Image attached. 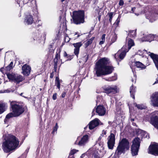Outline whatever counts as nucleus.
Returning <instances> with one entry per match:
<instances>
[{
	"label": "nucleus",
	"mask_w": 158,
	"mask_h": 158,
	"mask_svg": "<svg viewBox=\"0 0 158 158\" xmlns=\"http://www.w3.org/2000/svg\"><path fill=\"white\" fill-rule=\"evenodd\" d=\"M84 12L82 10L75 11L73 13L72 18L73 23L78 24L84 22Z\"/></svg>",
	"instance_id": "5"
},
{
	"label": "nucleus",
	"mask_w": 158,
	"mask_h": 158,
	"mask_svg": "<svg viewBox=\"0 0 158 158\" xmlns=\"http://www.w3.org/2000/svg\"><path fill=\"white\" fill-rule=\"evenodd\" d=\"M6 92H7V93H9V92H10V91H9L8 90H6Z\"/></svg>",
	"instance_id": "58"
},
{
	"label": "nucleus",
	"mask_w": 158,
	"mask_h": 158,
	"mask_svg": "<svg viewBox=\"0 0 158 158\" xmlns=\"http://www.w3.org/2000/svg\"><path fill=\"white\" fill-rule=\"evenodd\" d=\"M151 104L155 106H158V92L153 94L151 97Z\"/></svg>",
	"instance_id": "14"
},
{
	"label": "nucleus",
	"mask_w": 158,
	"mask_h": 158,
	"mask_svg": "<svg viewBox=\"0 0 158 158\" xmlns=\"http://www.w3.org/2000/svg\"><path fill=\"white\" fill-rule=\"evenodd\" d=\"M104 42H105V41L102 40L99 42V44L100 45H102V44H103Z\"/></svg>",
	"instance_id": "52"
},
{
	"label": "nucleus",
	"mask_w": 158,
	"mask_h": 158,
	"mask_svg": "<svg viewBox=\"0 0 158 158\" xmlns=\"http://www.w3.org/2000/svg\"><path fill=\"white\" fill-rule=\"evenodd\" d=\"M58 128V124L57 123H56V124L55 126L54 127L53 129V131H52V133L54 134L55 132H56L57 129Z\"/></svg>",
	"instance_id": "35"
},
{
	"label": "nucleus",
	"mask_w": 158,
	"mask_h": 158,
	"mask_svg": "<svg viewBox=\"0 0 158 158\" xmlns=\"http://www.w3.org/2000/svg\"><path fill=\"white\" fill-rule=\"evenodd\" d=\"M113 12H111L108 14L109 17V21L111 23L112 19L113 17Z\"/></svg>",
	"instance_id": "33"
},
{
	"label": "nucleus",
	"mask_w": 158,
	"mask_h": 158,
	"mask_svg": "<svg viewBox=\"0 0 158 158\" xmlns=\"http://www.w3.org/2000/svg\"><path fill=\"white\" fill-rule=\"evenodd\" d=\"M92 43L91 41H90L89 40L86 42L85 44V48L87 47L90 44Z\"/></svg>",
	"instance_id": "36"
},
{
	"label": "nucleus",
	"mask_w": 158,
	"mask_h": 158,
	"mask_svg": "<svg viewBox=\"0 0 158 158\" xmlns=\"http://www.w3.org/2000/svg\"><path fill=\"white\" fill-rule=\"evenodd\" d=\"M136 35V31L132 30L129 31L128 35L131 37H134Z\"/></svg>",
	"instance_id": "29"
},
{
	"label": "nucleus",
	"mask_w": 158,
	"mask_h": 158,
	"mask_svg": "<svg viewBox=\"0 0 158 158\" xmlns=\"http://www.w3.org/2000/svg\"><path fill=\"white\" fill-rule=\"evenodd\" d=\"M126 42L127 44V47L126 46V49H128V51L131 48V47L135 45V43L134 41L131 39H129L128 37L126 38ZM124 46H125L124 45Z\"/></svg>",
	"instance_id": "22"
},
{
	"label": "nucleus",
	"mask_w": 158,
	"mask_h": 158,
	"mask_svg": "<svg viewBox=\"0 0 158 158\" xmlns=\"http://www.w3.org/2000/svg\"><path fill=\"white\" fill-rule=\"evenodd\" d=\"M106 131L103 130L102 131V134H101V136H102V137H103L104 136V135H105L106 134Z\"/></svg>",
	"instance_id": "37"
},
{
	"label": "nucleus",
	"mask_w": 158,
	"mask_h": 158,
	"mask_svg": "<svg viewBox=\"0 0 158 158\" xmlns=\"http://www.w3.org/2000/svg\"><path fill=\"white\" fill-rule=\"evenodd\" d=\"M57 65L56 64H54V70L55 72H56L57 70Z\"/></svg>",
	"instance_id": "41"
},
{
	"label": "nucleus",
	"mask_w": 158,
	"mask_h": 158,
	"mask_svg": "<svg viewBox=\"0 0 158 158\" xmlns=\"http://www.w3.org/2000/svg\"><path fill=\"white\" fill-rule=\"evenodd\" d=\"M117 35L115 33H114L113 34H112L110 44L115 42L117 40Z\"/></svg>",
	"instance_id": "28"
},
{
	"label": "nucleus",
	"mask_w": 158,
	"mask_h": 158,
	"mask_svg": "<svg viewBox=\"0 0 158 158\" xmlns=\"http://www.w3.org/2000/svg\"><path fill=\"white\" fill-rule=\"evenodd\" d=\"M7 105L6 103L0 101V114L3 113L7 109Z\"/></svg>",
	"instance_id": "23"
},
{
	"label": "nucleus",
	"mask_w": 158,
	"mask_h": 158,
	"mask_svg": "<svg viewBox=\"0 0 158 158\" xmlns=\"http://www.w3.org/2000/svg\"><path fill=\"white\" fill-rule=\"evenodd\" d=\"M80 35H78L77 36V38L79 36H80Z\"/></svg>",
	"instance_id": "63"
},
{
	"label": "nucleus",
	"mask_w": 158,
	"mask_h": 158,
	"mask_svg": "<svg viewBox=\"0 0 158 158\" xmlns=\"http://www.w3.org/2000/svg\"><path fill=\"white\" fill-rule=\"evenodd\" d=\"M68 55L67 54L66 52L64 51V57H67Z\"/></svg>",
	"instance_id": "48"
},
{
	"label": "nucleus",
	"mask_w": 158,
	"mask_h": 158,
	"mask_svg": "<svg viewBox=\"0 0 158 158\" xmlns=\"http://www.w3.org/2000/svg\"><path fill=\"white\" fill-rule=\"evenodd\" d=\"M93 156L94 158H101L103 156V154L100 151H96L93 153Z\"/></svg>",
	"instance_id": "25"
},
{
	"label": "nucleus",
	"mask_w": 158,
	"mask_h": 158,
	"mask_svg": "<svg viewBox=\"0 0 158 158\" xmlns=\"http://www.w3.org/2000/svg\"><path fill=\"white\" fill-rule=\"evenodd\" d=\"M57 98V94H54L52 96V98L54 100L56 99Z\"/></svg>",
	"instance_id": "40"
},
{
	"label": "nucleus",
	"mask_w": 158,
	"mask_h": 158,
	"mask_svg": "<svg viewBox=\"0 0 158 158\" xmlns=\"http://www.w3.org/2000/svg\"><path fill=\"white\" fill-rule=\"evenodd\" d=\"M88 135H85L83 136L81 140L78 142L76 141L75 142V144H78L80 146H83L88 142Z\"/></svg>",
	"instance_id": "17"
},
{
	"label": "nucleus",
	"mask_w": 158,
	"mask_h": 158,
	"mask_svg": "<svg viewBox=\"0 0 158 158\" xmlns=\"http://www.w3.org/2000/svg\"><path fill=\"white\" fill-rule=\"evenodd\" d=\"M5 141L3 143V147L4 151L8 152L15 149L19 144L18 139L14 136L8 135L5 138Z\"/></svg>",
	"instance_id": "2"
},
{
	"label": "nucleus",
	"mask_w": 158,
	"mask_h": 158,
	"mask_svg": "<svg viewBox=\"0 0 158 158\" xmlns=\"http://www.w3.org/2000/svg\"><path fill=\"white\" fill-rule=\"evenodd\" d=\"M92 30H94V28L93 27H92Z\"/></svg>",
	"instance_id": "62"
},
{
	"label": "nucleus",
	"mask_w": 158,
	"mask_h": 158,
	"mask_svg": "<svg viewBox=\"0 0 158 158\" xmlns=\"http://www.w3.org/2000/svg\"><path fill=\"white\" fill-rule=\"evenodd\" d=\"M117 77L116 76L114 75V76H112L111 77H109L108 79H105V78L104 79H105L106 81H113L117 79Z\"/></svg>",
	"instance_id": "32"
},
{
	"label": "nucleus",
	"mask_w": 158,
	"mask_h": 158,
	"mask_svg": "<svg viewBox=\"0 0 158 158\" xmlns=\"http://www.w3.org/2000/svg\"><path fill=\"white\" fill-rule=\"evenodd\" d=\"M110 63L109 59L103 57L99 59L96 63V74L98 77L111 74L114 70V68L107 65Z\"/></svg>",
	"instance_id": "1"
},
{
	"label": "nucleus",
	"mask_w": 158,
	"mask_h": 158,
	"mask_svg": "<svg viewBox=\"0 0 158 158\" xmlns=\"http://www.w3.org/2000/svg\"><path fill=\"white\" fill-rule=\"evenodd\" d=\"M66 95V93L65 92H63L62 93V94L61 95V97L62 98H64L65 97Z\"/></svg>",
	"instance_id": "47"
},
{
	"label": "nucleus",
	"mask_w": 158,
	"mask_h": 158,
	"mask_svg": "<svg viewBox=\"0 0 158 158\" xmlns=\"http://www.w3.org/2000/svg\"><path fill=\"white\" fill-rule=\"evenodd\" d=\"M22 73L25 76H28L30 73L31 70V67L26 64L23 65L22 67Z\"/></svg>",
	"instance_id": "18"
},
{
	"label": "nucleus",
	"mask_w": 158,
	"mask_h": 158,
	"mask_svg": "<svg viewBox=\"0 0 158 158\" xmlns=\"http://www.w3.org/2000/svg\"><path fill=\"white\" fill-rule=\"evenodd\" d=\"M124 2L123 0H120L119 3V5L120 6H122L124 4Z\"/></svg>",
	"instance_id": "39"
},
{
	"label": "nucleus",
	"mask_w": 158,
	"mask_h": 158,
	"mask_svg": "<svg viewBox=\"0 0 158 158\" xmlns=\"http://www.w3.org/2000/svg\"><path fill=\"white\" fill-rule=\"evenodd\" d=\"M95 37H92V38H91L90 39H89V40L91 41V42L92 43V42H93V41L94 40V39Z\"/></svg>",
	"instance_id": "51"
},
{
	"label": "nucleus",
	"mask_w": 158,
	"mask_h": 158,
	"mask_svg": "<svg viewBox=\"0 0 158 158\" xmlns=\"http://www.w3.org/2000/svg\"><path fill=\"white\" fill-rule=\"evenodd\" d=\"M10 105L12 112L6 115L4 120L5 123H6L8 122V120L10 118L19 116L25 110L23 106L19 105L18 103L15 101L11 102Z\"/></svg>",
	"instance_id": "3"
},
{
	"label": "nucleus",
	"mask_w": 158,
	"mask_h": 158,
	"mask_svg": "<svg viewBox=\"0 0 158 158\" xmlns=\"http://www.w3.org/2000/svg\"><path fill=\"white\" fill-rule=\"evenodd\" d=\"M140 139L138 137L135 138L132 141V144L131 146V151L132 156L138 155L139 148L140 146Z\"/></svg>",
	"instance_id": "6"
},
{
	"label": "nucleus",
	"mask_w": 158,
	"mask_h": 158,
	"mask_svg": "<svg viewBox=\"0 0 158 158\" xmlns=\"http://www.w3.org/2000/svg\"><path fill=\"white\" fill-rule=\"evenodd\" d=\"M137 54L140 56H143V53L142 51H141L140 50H139L138 52H137Z\"/></svg>",
	"instance_id": "45"
},
{
	"label": "nucleus",
	"mask_w": 158,
	"mask_h": 158,
	"mask_svg": "<svg viewBox=\"0 0 158 158\" xmlns=\"http://www.w3.org/2000/svg\"><path fill=\"white\" fill-rule=\"evenodd\" d=\"M55 84L59 89L60 88V81L59 78L56 77L55 79Z\"/></svg>",
	"instance_id": "30"
},
{
	"label": "nucleus",
	"mask_w": 158,
	"mask_h": 158,
	"mask_svg": "<svg viewBox=\"0 0 158 158\" xmlns=\"http://www.w3.org/2000/svg\"><path fill=\"white\" fill-rule=\"evenodd\" d=\"M97 102H98L99 101V100H98V98L97 97Z\"/></svg>",
	"instance_id": "64"
},
{
	"label": "nucleus",
	"mask_w": 158,
	"mask_h": 158,
	"mask_svg": "<svg viewBox=\"0 0 158 158\" xmlns=\"http://www.w3.org/2000/svg\"><path fill=\"white\" fill-rule=\"evenodd\" d=\"M120 22V19L118 18L116 20V22L114 23V24H116L117 25H118L119 22Z\"/></svg>",
	"instance_id": "43"
},
{
	"label": "nucleus",
	"mask_w": 158,
	"mask_h": 158,
	"mask_svg": "<svg viewBox=\"0 0 158 158\" xmlns=\"http://www.w3.org/2000/svg\"><path fill=\"white\" fill-rule=\"evenodd\" d=\"M75 151H76L75 150H72V151H71V152L70 153V155H73L74 153H75V152H76Z\"/></svg>",
	"instance_id": "46"
},
{
	"label": "nucleus",
	"mask_w": 158,
	"mask_h": 158,
	"mask_svg": "<svg viewBox=\"0 0 158 158\" xmlns=\"http://www.w3.org/2000/svg\"><path fill=\"white\" fill-rule=\"evenodd\" d=\"M104 89L105 93L109 94L110 96L116 94L118 90L117 86H108L104 87Z\"/></svg>",
	"instance_id": "11"
},
{
	"label": "nucleus",
	"mask_w": 158,
	"mask_h": 158,
	"mask_svg": "<svg viewBox=\"0 0 158 158\" xmlns=\"http://www.w3.org/2000/svg\"><path fill=\"white\" fill-rule=\"evenodd\" d=\"M60 50H59L56 52V55L54 60V64H56L57 65L58 62L59 61V60L60 58Z\"/></svg>",
	"instance_id": "24"
},
{
	"label": "nucleus",
	"mask_w": 158,
	"mask_h": 158,
	"mask_svg": "<svg viewBox=\"0 0 158 158\" xmlns=\"http://www.w3.org/2000/svg\"><path fill=\"white\" fill-rule=\"evenodd\" d=\"M115 135L113 133H110L107 138V145L109 149H112L115 143Z\"/></svg>",
	"instance_id": "10"
},
{
	"label": "nucleus",
	"mask_w": 158,
	"mask_h": 158,
	"mask_svg": "<svg viewBox=\"0 0 158 158\" xmlns=\"http://www.w3.org/2000/svg\"><path fill=\"white\" fill-rule=\"evenodd\" d=\"M134 105L138 109L140 110L145 109V106L143 105L137 104L135 103H134Z\"/></svg>",
	"instance_id": "31"
},
{
	"label": "nucleus",
	"mask_w": 158,
	"mask_h": 158,
	"mask_svg": "<svg viewBox=\"0 0 158 158\" xmlns=\"http://www.w3.org/2000/svg\"><path fill=\"white\" fill-rule=\"evenodd\" d=\"M6 75L8 79L16 84H19L23 80V77L17 74L7 73Z\"/></svg>",
	"instance_id": "7"
},
{
	"label": "nucleus",
	"mask_w": 158,
	"mask_h": 158,
	"mask_svg": "<svg viewBox=\"0 0 158 158\" xmlns=\"http://www.w3.org/2000/svg\"><path fill=\"white\" fill-rule=\"evenodd\" d=\"M135 14L137 16H138L139 15V14H138L135 13Z\"/></svg>",
	"instance_id": "61"
},
{
	"label": "nucleus",
	"mask_w": 158,
	"mask_h": 158,
	"mask_svg": "<svg viewBox=\"0 0 158 158\" xmlns=\"http://www.w3.org/2000/svg\"><path fill=\"white\" fill-rule=\"evenodd\" d=\"M13 62H11L10 64L7 67L6 69L7 70H9L13 68Z\"/></svg>",
	"instance_id": "34"
},
{
	"label": "nucleus",
	"mask_w": 158,
	"mask_h": 158,
	"mask_svg": "<svg viewBox=\"0 0 158 158\" xmlns=\"http://www.w3.org/2000/svg\"><path fill=\"white\" fill-rule=\"evenodd\" d=\"M129 142L126 138H123L118 144L115 153L118 156L122 153H125V152L129 148Z\"/></svg>",
	"instance_id": "4"
},
{
	"label": "nucleus",
	"mask_w": 158,
	"mask_h": 158,
	"mask_svg": "<svg viewBox=\"0 0 158 158\" xmlns=\"http://www.w3.org/2000/svg\"><path fill=\"white\" fill-rule=\"evenodd\" d=\"M34 40H37L38 39L37 38H34Z\"/></svg>",
	"instance_id": "59"
},
{
	"label": "nucleus",
	"mask_w": 158,
	"mask_h": 158,
	"mask_svg": "<svg viewBox=\"0 0 158 158\" xmlns=\"http://www.w3.org/2000/svg\"><path fill=\"white\" fill-rule=\"evenodd\" d=\"M135 8H135V7H132L131 8V11H132V12H130V13H134V11L135 10Z\"/></svg>",
	"instance_id": "49"
},
{
	"label": "nucleus",
	"mask_w": 158,
	"mask_h": 158,
	"mask_svg": "<svg viewBox=\"0 0 158 158\" xmlns=\"http://www.w3.org/2000/svg\"><path fill=\"white\" fill-rule=\"evenodd\" d=\"M53 76H54V74H53V72L51 73L50 74V77L51 78H52L53 77Z\"/></svg>",
	"instance_id": "50"
},
{
	"label": "nucleus",
	"mask_w": 158,
	"mask_h": 158,
	"mask_svg": "<svg viewBox=\"0 0 158 158\" xmlns=\"http://www.w3.org/2000/svg\"><path fill=\"white\" fill-rule=\"evenodd\" d=\"M126 46H123L120 50H119L118 52L115 54L114 58L117 60L120 61L123 60L128 52V49H126Z\"/></svg>",
	"instance_id": "8"
},
{
	"label": "nucleus",
	"mask_w": 158,
	"mask_h": 158,
	"mask_svg": "<svg viewBox=\"0 0 158 158\" xmlns=\"http://www.w3.org/2000/svg\"><path fill=\"white\" fill-rule=\"evenodd\" d=\"M73 56L70 55H68L67 58H68V60H70L73 58Z\"/></svg>",
	"instance_id": "38"
},
{
	"label": "nucleus",
	"mask_w": 158,
	"mask_h": 158,
	"mask_svg": "<svg viewBox=\"0 0 158 158\" xmlns=\"http://www.w3.org/2000/svg\"><path fill=\"white\" fill-rule=\"evenodd\" d=\"M33 21V18L31 15L30 13H27L24 18V23L27 25L31 24Z\"/></svg>",
	"instance_id": "16"
},
{
	"label": "nucleus",
	"mask_w": 158,
	"mask_h": 158,
	"mask_svg": "<svg viewBox=\"0 0 158 158\" xmlns=\"http://www.w3.org/2000/svg\"><path fill=\"white\" fill-rule=\"evenodd\" d=\"M96 113L99 116L104 115L106 112V110L103 105L98 106L95 109Z\"/></svg>",
	"instance_id": "15"
},
{
	"label": "nucleus",
	"mask_w": 158,
	"mask_h": 158,
	"mask_svg": "<svg viewBox=\"0 0 158 158\" xmlns=\"http://www.w3.org/2000/svg\"><path fill=\"white\" fill-rule=\"evenodd\" d=\"M135 66L138 68H140L141 69H144L146 68V66L143 64L141 62L139 61H136L135 63Z\"/></svg>",
	"instance_id": "27"
},
{
	"label": "nucleus",
	"mask_w": 158,
	"mask_h": 158,
	"mask_svg": "<svg viewBox=\"0 0 158 158\" xmlns=\"http://www.w3.org/2000/svg\"><path fill=\"white\" fill-rule=\"evenodd\" d=\"M85 156V155L84 154H82L81 156L80 157L81 158H83Z\"/></svg>",
	"instance_id": "55"
},
{
	"label": "nucleus",
	"mask_w": 158,
	"mask_h": 158,
	"mask_svg": "<svg viewBox=\"0 0 158 158\" xmlns=\"http://www.w3.org/2000/svg\"><path fill=\"white\" fill-rule=\"evenodd\" d=\"M148 54L151 57L155 65L158 70V55H156L153 53L148 52ZM158 83V77L157 78L156 80L153 83V85Z\"/></svg>",
	"instance_id": "12"
},
{
	"label": "nucleus",
	"mask_w": 158,
	"mask_h": 158,
	"mask_svg": "<svg viewBox=\"0 0 158 158\" xmlns=\"http://www.w3.org/2000/svg\"><path fill=\"white\" fill-rule=\"evenodd\" d=\"M148 153L155 156H158V144L150 145L149 147Z\"/></svg>",
	"instance_id": "13"
},
{
	"label": "nucleus",
	"mask_w": 158,
	"mask_h": 158,
	"mask_svg": "<svg viewBox=\"0 0 158 158\" xmlns=\"http://www.w3.org/2000/svg\"><path fill=\"white\" fill-rule=\"evenodd\" d=\"M46 34L45 33H44V40H45L46 39Z\"/></svg>",
	"instance_id": "53"
},
{
	"label": "nucleus",
	"mask_w": 158,
	"mask_h": 158,
	"mask_svg": "<svg viewBox=\"0 0 158 158\" xmlns=\"http://www.w3.org/2000/svg\"><path fill=\"white\" fill-rule=\"evenodd\" d=\"M131 121H134V119L133 118L131 119Z\"/></svg>",
	"instance_id": "60"
},
{
	"label": "nucleus",
	"mask_w": 158,
	"mask_h": 158,
	"mask_svg": "<svg viewBox=\"0 0 158 158\" xmlns=\"http://www.w3.org/2000/svg\"><path fill=\"white\" fill-rule=\"evenodd\" d=\"M88 59V55H87V57L85 58V62H86Z\"/></svg>",
	"instance_id": "54"
},
{
	"label": "nucleus",
	"mask_w": 158,
	"mask_h": 158,
	"mask_svg": "<svg viewBox=\"0 0 158 158\" xmlns=\"http://www.w3.org/2000/svg\"><path fill=\"white\" fill-rule=\"evenodd\" d=\"M102 137V136H101V135L99 137L98 139V141L100 140Z\"/></svg>",
	"instance_id": "56"
},
{
	"label": "nucleus",
	"mask_w": 158,
	"mask_h": 158,
	"mask_svg": "<svg viewBox=\"0 0 158 158\" xmlns=\"http://www.w3.org/2000/svg\"><path fill=\"white\" fill-rule=\"evenodd\" d=\"M158 111H155L151 114V118L150 123L152 124L155 128L158 129Z\"/></svg>",
	"instance_id": "9"
},
{
	"label": "nucleus",
	"mask_w": 158,
	"mask_h": 158,
	"mask_svg": "<svg viewBox=\"0 0 158 158\" xmlns=\"http://www.w3.org/2000/svg\"><path fill=\"white\" fill-rule=\"evenodd\" d=\"M4 68H1L0 69V71H1V72H2V70Z\"/></svg>",
	"instance_id": "57"
},
{
	"label": "nucleus",
	"mask_w": 158,
	"mask_h": 158,
	"mask_svg": "<svg viewBox=\"0 0 158 158\" xmlns=\"http://www.w3.org/2000/svg\"><path fill=\"white\" fill-rule=\"evenodd\" d=\"M70 40L69 38L68 37H65V41L66 42H68Z\"/></svg>",
	"instance_id": "44"
},
{
	"label": "nucleus",
	"mask_w": 158,
	"mask_h": 158,
	"mask_svg": "<svg viewBox=\"0 0 158 158\" xmlns=\"http://www.w3.org/2000/svg\"><path fill=\"white\" fill-rule=\"evenodd\" d=\"M105 36L106 35L105 34H103L102 37V40H103L105 41Z\"/></svg>",
	"instance_id": "42"
},
{
	"label": "nucleus",
	"mask_w": 158,
	"mask_h": 158,
	"mask_svg": "<svg viewBox=\"0 0 158 158\" xmlns=\"http://www.w3.org/2000/svg\"><path fill=\"white\" fill-rule=\"evenodd\" d=\"M100 122L99 119L97 118H96L91 121L89 124V128L90 129H93L94 128L98 126Z\"/></svg>",
	"instance_id": "19"
},
{
	"label": "nucleus",
	"mask_w": 158,
	"mask_h": 158,
	"mask_svg": "<svg viewBox=\"0 0 158 158\" xmlns=\"http://www.w3.org/2000/svg\"><path fill=\"white\" fill-rule=\"evenodd\" d=\"M155 38L154 35L150 34L145 35V36L141 38V40L142 41H149L151 42L152 40H154Z\"/></svg>",
	"instance_id": "20"
},
{
	"label": "nucleus",
	"mask_w": 158,
	"mask_h": 158,
	"mask_svg": "<svg viewBox=\"0 0 158 158\" xmlns=\"http://www.w3.org/2000/svg\"><path fill=\"white\" fill-rule=\"evenodd\" d=\"M73 45L75 48L74 49V53L77 57L79 53L80 48L82 45V42H79L76 43H74Z\"/></svg>",
	"instance_id": "21"
},
{
	"label": "nucleus",
	"mask_w": 158,
	"mask_h": 158,
	"mask_svg": "<svg viewBox=\"0 0 158 158\" xmlns=\"http://www.w3.org/2000/svg\"><path fill=\"white\" fill-rule=\"evenodd\" d=\"M136 88L134 86L132 85L130 88V93L131 96L134 99L135 98V93L136 91Z\"/></svg>",
	"instance_id": "26"
}]
</instances>
